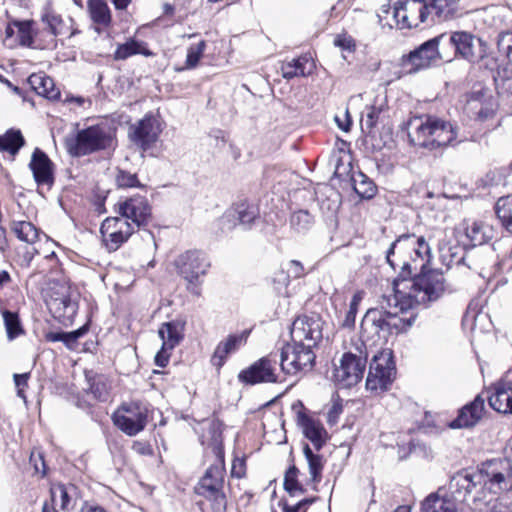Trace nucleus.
Instances as JSON below:
<instances>
[{"label":"nucleus","mask_w":512,"mask_h":512,"mask_svg":"<svg viewBox=\"0 0 512 512\" xmlns=\"http://www.w3.org/2000/svg\"><path fill=\"white\" fill-rule=\"evenodd\" d=\"M462 247L458 244H454L451 247V250L446 253H442L440 255L441 261L447 267H451L454 264H460L463 260V256L461 255Z\"/></svg>","instance_id":"51"},{"label":"nucleus","mask_w":512,"mask_h":512,"mask_svg":"<svg viewBox=\"0 0 512 512\" xmlns=\"http://www.w3.org/2000/svg\"><path fill=\"white\" fill-rule=\"evenodd\" d=\"M489 405L499 413L512 414V387L504 382L494 386V392L488 397Z\"/></svg>","instance_id":"27"},{"label":"nucleus","mask_w":512,"mask_h":512,"mask_svg":"<svg viewBox=\"0 0 512 512\" xmlns=\"http://www.w3.org/2000/svg\"><path fill=\"white\" fill-rule=\"evenodd\" d=\"M410 144L428 151L442 150L460 141L458 127L435 116H413L403 123Z\"/></svg>","instance_id":"3"},{"label":"nucleus","mask_w":512,"mask_h":512,"mask_svg":"<svg viewBox=\"0 0 512 512\" xmlns=\"http://www.w3.org/2000/svg\"><path fill=\"white\" fill-rule=\"evenodd\" d=\"M29 168L37 185L52 186L54 183V164L48 155L40 148H35Z\"/></svg>","instance_id":"22"},{"label":"nucleus","mask_w":512,"mask_h":512,"mask_svg":"<svg viewBox=\"0 0 512 512\" xmlns=\"http://www.w3.org/2000/svg\"><path fill=\"white\" fill-rule=\"evenodd\" d=\"M74 485L54 484L50 488L51 502L53 505H60L62 510L71 508V494L75 491Z\"/></svg>","instance_id":"34"},{"label":"nucleus","mask_w":512,"mask_h":512,"mask_svg":"<svg viewBox=\"0 0 512 512\" xmlns=\"http://www.w3.org/2000/svg\"><path fill=\"white\" fill-rule=\"evenodd\" d=\"M113 135L107 125H92L65 138L67 152L73 157L86 156L112 146Z\"/></svg>","instance_id":"6"},{"label":"nucleus","mask_w":512,"mask_h":512,"mask_svg":"<svg viewBox=\"0 0 512 512\" xmlns=\"http://www.w3.org/2000/svg\"><path fill=\"white\" fill-rule=\"evenodd\" d=\"M323 322L319 315L298 316L291 326V339L295 343L311 344V348L322 339Z\"/></svg>","instance_id":"15"},{"label":"nucleus","mask_w":512,"mask_h":512,"mask_svg":"<svg viewBox=\"0 0 512 512\" xmlns=\"http://www.w3.org/2000/svg\"><path fill=\"white\" fill-rule=\"evenodd\" d=\"M431 16V23L453 17L459 8V0H423Z\"/></svg>","instance_id":"26"},{"label":"nucleus","mask_w":512,"mask_h":512,"mask_svg":"<svg viewBox=\"0 0 512 512\" xmlns=\"http://www.w3.org/2000/svg\"><path fill=\"white\" fill-rule=\"evenodd\" d=\"M379 18L390 27L400 29L415 28L424 22L431 23V16L423 0H395L392 5L381 7Z\"/></svg>","instance_id":"4"},{"label":"nucleus","mask_w":512,"mask_h":512,"mask_svg":"<svg viewBox=\"0 0 512 512\" xmlns=\"http://www.w3.org/2000/svg\"><path fill=\"white\" fill-rule=\"evenodd\" d=\"M49 308L53 312L54 317L62 322L72 321L77 312L78 305L67 295L60 298L52 299L49 302Z\"/></svg>","instance_id":"29"},{"label":"nucleus","mask_w":512,"mask_h":512,"mask_svg":"<svg viewBox=\"0 0 512 512\" xmlns=\"http://www.w3.org/2000/svg\"><path fill=\"white\" fill-rule=\"evenodd\" d=\"M309 63V57L304 55L299 58L293 59L290 62L284 63L281 67L283 78L292 79L298 76H306L310 71H306V64Z\"/></svg>","instance_id":"38"},{"label":"nucleus","mask_w":512,"mask_h":512,"mask_svg":"<svg viewBox=\"0 0 512 512\" xmlns=\"http://www.w3.org/2000/svg\"><path fill=\"white\" fill-rule=\"evenodd\" d=\"M366 356L356 355L351 352L344 353L340 364L334 370L335 381L342 388H350L356 385L362 378L366 368Z\"/></svg>","instance_id":"14"},{"label":"nucleus","mask_w":512,"mask_h":512,"mask_svg":"<svg viewBox=\"0 0 512 512\" xmlns=\"http://www.w3.org/2000/svg\"><path fill=\"white\" fill-rule=\"evenodd\" d=\"M466 236L473 246L483 245L493 237V230L482 222H473L466 227Z\"/></svg>","instance_id":"32"},{"label":"nucleus","mask_w":512,"mask_h":512,"mask_svg":"<svg viewBox=\"0 0 512 512\" xmlns=\"http://www.w3.org/2000/svg\"><path fill=\"white\" fill-rule=\"evenodd\" d=\"M225 472L223 455L219 450L216 463L206 469L195 487L196 494L210 502L213 512H225L227 509V497L224 491Z\"/></svg>","instance_id":"5"},{"label":"nucleus","mask_w":512,"mask_h":512,"mask_svg":"<svg viewBox=\"0 0 512 512\" xmlns=\"http://www.w3.org/2000/svg\"><path fill=\"white\" fill-rule=\"evenodd\" d=\"M287 274L291 278L298 279L305 275V269L301 262L291 260L287 263Z\"/></svg>","instance_id":"57"},{"label":"nucleus","mask_w":512,"mask_h":512,"mask_svg":"<svg viewBox=\"0 0 512 512\" xmlns=\"http://www.w3.org/2000/svg\"><path fill=\"white\" fill-rule=\"evenodd\" d=\"M446 33L427 40L420 46L403 55L401 66L407 73H416L427 69L438 62L451 59V53L445 49Z\"/></svg>","instance_id":"7"},{"label":"nucleus","mask_w":512,"mask_h":512,"mask_svg":"<svg viewBox=\"0 0 512 512\" xmlns=\"http://www.w3.org/2000/svg\"><path fill=\"white\" fill-rule=\"evenodd\" d=\"M116 183L120 188H132L140 186L137 175L124 170H118L116 175Z\"/></svg>","instance_id":"50"},{"label":"nucleus","mask_w":512,"mask_h":512,"mask_svg":"<svg viewBox=\"0 0 512 512\" xmlns=\"http://www.w3.org/2000/svg\"><path fill=\"white\" fill-rule=\"evenodd\" d=\"M131 139L144 151L149 149L157 140L162 131L159 120L153 116H145L131 127Z\"/></svg>","instance_id":"21"},{"label":"nucleus","mask_w":512,"mask_h":512,"mask_svg":"<svg viewBox=\"0 0 512 512\" xmlns=\"http://www.w3.org/2000/svg\"><path fill=\"white\" fill-rule=\"evenodd\" d=\"M162 347L155 356V364L165 367L169 362V351L173 350L183 338V325L177 321L163 323L158 331Z\"/></svg>","instance_id":"19"},{"label":"nucleus","mask_w":512,"mask_h":512,"mask_svg":"<svg viewBox=\"0 0 512 512\" xmlns=\"http://www.w3.org/2000/svg\"><path fill=\"white\" fill-rule=\"evenodd\" d=\"M278 362L277 354H270L254 362L250 367L242 370L238 378L241 382L247 384L274 383L278 381L276 374V364Z\"/></svg>","instance_id":"17"},{"label":"nucleus","mask_w":512,"mask_h":512,"mask_svg":"<svg viewBox=\"0 0 512 512\" xmlns=\"http://www.w3.org/2000/svg\"><path fill=\"white\" fill-rule=\"evenodd\" d=\"M28 379H29V374L28 373L14 374V382H15V386L17 388H25V387H27Z\"/></svg>","instance_id":"63"},{"label":"nucleus","mask_w":512,"mask_h":512,"mask_svg":"<svg viewBox=\"0 0 512 512\" xmlns=\"http://www.w3.org/2000/svg\"><path fill=\"white\" fill-rule=\"evenodd\" d=\"M279 506L282 508L283 512H302L299 502L294 505H290L287 500L281 499L279 501Z\"/></svg>","instance_id":"62"},{"label":"nucleus","mask_w":512,"mask_h":512,"mask_svg":"<svg viewBox=\"0 0 512 512\" xmlns=\"http://www.w3.org/2000/svg\"><path fill=\"white\" fill-rule=\"evenodd\" d=\"M298 473L299 470L295 466H291L285 473L284 489L290 496H296L297 494H303L305 492V489L297 479Z\"/></svg>","instance_id":"44"},{"label":"nucleus","mask_w":512,"mask_h":512,"mask_svg":"<svg viewBox=\"0 0 512 512\" xmlns=\"http://www.w3.org/2000/svg\"><path fill=\"white\" fill-rule=\"evenodd\" d=\"M30 464L33 465L37 474L44 476L46 474V464L42 453L33 451L30 455Z\"/></svg>","instance_id":"56"},{"label":"nucleus","mask_w":512,"mask_h":512,"mask_svg":"<svg viewBox=\"0 0 512 512\" xmlns=\"http://www.w3.org/2000/svg\"><path fill=\"white\" fill-rule=\"evenodd\" d=\"M335 46H338L344 50H352L355 47L354 40L350 36L338 35L334 40Z\"/></svg>","instance_id":"60"},{"label":"nucleus","mask_w":512,"mask_h":512,"mask_svg":"<svg viewBox=\"0 0 512 512\" xmlns=\"http://www.w3.org/2000/svg\"><path fill=\"white\" fill-rule=\"evenodd\" d=\"M315 354L311 344L286 343L280 349L279 365L281 371L287 375H296L312 369L315 362Z\"/></svg>","instance_id":"8"},{"label":"nucleus","mask_w":512,"mask_h":512,"mask_svg":"<svg viewBox=\"0 0 512 512\" xmlns=\"http://www.w3.org/2000/svg\"><path fill=\"white\" fill-rule=\"evenodd\" d=\"M17 27L20 44L23 46H30L33 43V37L31 34V23L20 22L17 24Z\"/></svg>","instance_id":"54"},{"label":"nucleus","mask_w":512,"mask_h":512,"mask_svg":"<svg viewBox=\"0 0 512 512\" xmlns=\"http://www.w3.org/2000/svg\"><path fill=\"white\" fill-rule=\"evenodd\" d=\"M42 20L47 24L50 33L54 36L62 34L63 20L59 15L54 13H46Z\"/></svg>","instance_id":"52"},{"label":"nucleus","mask_w":512,"mask_h":512,"mask_svg":"<svg viewBox=\"0 0 512 512\" xmlns=\"http://www.w3.org/2000/svg\"><path fill=\"white\" fill-rule=\"evenodd\" d=\"M87 332V329L82 327V328H79L77 330H74V331H71V332H65V335H64V343L70 347L72 346L74 343H76V341L82 337L85 333Z\"/></svg>","instance_id":"59"},{"label":"nucleus","mask_w":512,"mask_h":512,"mask_svg":"<svg viewBox=\"0 0 512 512\" xmlns=\"http://www.w3.org/2000/svg\"><path fill=\"white\" fill-rule=\"evenodd\" d=\"M363 298L362 292H357L351 299L349 309L346 312L345 319L343 321L344 327H352L355 323L358 306Z\"/></svg>","instance_id":"49"},{"label":"nucleus","mask_w":512,"mask_h":512,"mask_svg":"<svg viewBox=\"0 0 512 512\" xmlns=\"http://www.w3.org/2000/svg\"><path fill=\"white\" fill-rule=\"evenodd\" d=\"M352 184L354 191L363 199H371L376 194V185L362 172L352 176Z\"/></svg>","instance_id":"36"},{"label":"nucleus","mask_w":512,"mask_h":512,"mask_svg":"<svg viewBox=\"0 0 512 512\" xmlns=\"http://www.w3.org/2000/svg\"><path fill=\"white\" fill-rule=\"evenodd\" d=\"M206 48V42L204 40L199 41L196 44L189 46L187 50L186 66L187 69H192L197 66Z\"/></svg>","instance_id":"48"},{"label":"nucleus","mask_w":512,"mask_h":512,"mask_svg":"<svg viewBox=\"0 0 512 512\" xmlns=\"http://www.w3.org/2000/svg\"><path fill=\"white\" fill-rule=\"evenodd\" d=\"M343 412V406L340 401H334L327 412V422L330 425L337 423L340 414Z\"/></svg>","instance_id":"58"},{"label":"nucleus","mask_w":512,"mask_h":512,"mask_svg":"<svg viewBox=\"0 0 512 512\" xmlns=\"http://www.w3.org/2000/svg\"><path fill=\"white\" fill-rule=\"evenodd\" d=\"M454 235V231L452 229H439L435 230L433 234L429 237V240L436 244L437 249L440 253H446L451 250L452 238Z\"/></svg>","instance_id":"42"},{"label":"nucleus","mask_w":512,"mask_h":512,"mask_svg":"<svg viewBox=\"0 0 512 512\" xmlns=\"http://www.w3.org/2000/svg\"><path fill=\"white\" fill-rule=\"evenodd\" d=\"M148 406L142 402L123 403L112 415L114 425L128 436H135L147 425Z\"/></svg>","instance_id":"10"},{"label":"nucleus","mask_w":512,"mask_h":512,"mask_svg":"<svg viewBox=\"0 0 512 512\" xmlns=\"http://www.w3.org/2000/svg\"><path fill=\"white\" fill-rule=\"evenodd\" d=\"M28 83L40 96L46 97L50 100H56L60 96V91L55 87L54 80L43 73L30 75Z\"/></svg>","instance_id":"28"},{"label":"nucleus","mask_w":512,"mask_h":512,"mask_svg":"<svg viewBox=\"0 0 512 512\" xmlns=\"http://www.w3.org/2000/svg\"><path fill=\"white\" fill-rule=\"evenodd\" d=\"M119 217L127 219L135 229L148 223L151 216V207L147 199L136 195L117 204Z\"/></svg>","instance_id":"18"},{"label":"nucleus","mask_w":512,"mask_h":512,"mask_svg":"<svg viewBox=\"0 0 512 512\" xmlns=\"http://www.w3.org/2000/svg\"><path fill=\"white\" fill-rule=\"evenodd\" d=\"M497 49L499 55L512 66V31H502L498 34Z\"/></svg>","instance_id":"45"},{"label":"nucleus","mask_w":512,"mask_h":512,"mask_svg":"<svg viewBox=\"0 0 512 512\" xmlns=\"http://www.w3.org/2000/svg\"><path fill=\"white\" fill-rule=\"evenodd\" d=\"M303 453L306 457L309 466V473L313 482H319L322 477L323 470V457L319 454L313 453L312 449L306 444L303 448Z\"/></svg>","instance_id":"40"},{"label":"nucleus","mask_w":512,"mask_h":512,"mask_svg":"<svg viewBox=\"0 0 512 512\" xmlns=\"http://www.w3.org/2000/svg\"><path fill=\"white\" fill-rule=\"evenodd\" d=\"M380 115V110L375 107H368L366 116L361 120L362 129L370 132L376 125Z\"/></svg>","instance_id":"53"},{"label":"nucleus","mask_w":512,"mask_h":512,"mask_svg":"<svg viewBox=\"0 0 512 512\" xmlns=\"http://www.w3.org/2000/svg\"><path fill=\"white\" fill-rule=\"evenodd\" d=\"M313 223L314 218L307 210L296 211L290 217V224L292 228L299 232L310 229Z\"/></svg>","instance_id":"46"},{"label":"nucleus","mask_w":512,"mask_h":512,"mask_svg":"<svg viewBox=\"0 0 512 512\" xmlns=\"http://www.w3.org/2000/svg\"><path fill=\"white\" fill-rule=\"evenodd\" d=\"M136 54H143L148 56L151 53L145 47H143L141 42H138L134 39H129L127 42L117 47L114 53V59L125 60Z\"/></svg>","instance_id":"39"},{"label":"nucleus","mask_w":512,"mask_h":512,"mask_svg":"<svg viewBox=\"0 0 512 512\" xmlns=\"http://www.w3.org/2000/svg\"><path fill=\"white\" fill-rule=\"evenodd\" d=\"M91 393L97 400L105 401L108 396V390L105 383L100 379H94L89 387Z\"/></svg>","instance_id":"55"},{"label":"nucleus","mask_w":512,"mask_h":512,"mask_svg":"<svg viewBox=\"0 0 512 512\" xmlns=\"http://www.w3.org/2000/svg\"><path fill=\"white\" fill-rule=\"evenodd\" d=\"M472 102H479L480 108L478 110V118L481 120H487L495 115L498 104L495 98L486 89L474 91L471 94Z\"/></svg>","instance_id":"30"},{"label":"nucleus","mask_w":512,"mask_h":512,"mask_svg":"<svg viewBox=\"0 0 512 512\" xmlns=\"http://www.w3.org/2000/svg\"><path fill=\"white\" fill-rule=\"evenodd\" d=\"M395 249L399 251L404 249H412L413 252L419 257L423 263L420 265V269L425 267V264L430 258V246L426 242L424 237H415L414 235H402L396 241H394L389 250L387 251L386 259L389 265L395 269V262L391 259L394 255Z\"/></svg>","instance_id":"20"},{"label":"nucleus","mask_w":512,"mask_h":512,"mask_svg":"<svg viewBox=\"0 0 512 512\" xmlns=\"http://www.w3.org/2000/svg\"><path fill=\"white\" fill-rule=\"evenodd\" d=\"M134 225L127 219L107 217L101 224L102 242L109 252L118 250L135 232Z\"/></svg>","instance_id":"13"},{"label":"nucleus","mask_w":512,"mask_h":512,"mask_svg":"<svg viewBox=\"0 0 512 512\" xmlns=\"http://www.w3.org/2000/svg\"><path fill=\"white\" fill-rule=\"evenodd\" d=\"M88 9L92 21L102 26L111 22V13L107 3L103 0H89Z\"/></svg>","instance_id":"35"},{"label":"nucleus","mask_w":512,"mask_h":512,"mask_svg":"<svg viewBox=\"0 0 512 512\" xmlns=\"http://www.w3.org/2000/svg\"><path fill=\"white\" fill-rule=\"evenodd\" d=\"M488 485L497 494L512 490V465L507 459H493L482 464L476 472L462 471L451 478L450 489L460 500H465L478 485Z\"/></svg>","instance_id":"2"},{"label":"nucleus","mask_w":512,"mask_h":512,"mask_svg":"<svg viewBox=\"0 0 512 512\" xmlns=\"http://www.w3.org/2000/svg\"><path fill=\"white\" fill-rule=\"evenodd\" d=\"M297 422L304 436L311 441L316 450H320L327 440V431L322 423L303 412L298 413Z\"/></svg>","instance_id":"24"},{"label":"nucleus","mask_w":512,"mask_h":512,"mask_svg":"<svg viewBox=\"0 0 512 512\" xmlns=\"http://www.w3.org/2000/svg\"><path fill=\"white\" fill-rule=\"evenodd\" d=\"M248 335L249 331L245 330L239 334H231L220 341L211 357L212 365L220 369L225 364L226 358L246 343Z\"/></svg>","instance_id":"23"},{"label":"nucleus","mask_w":512,"mask_h":512,"mask_svg":"<svg viewBox=\"0 0 512 512\" xmlns=\"http://www.w3.org/2000/svg\"><path fill=\"white\" fill-rule=\"evenodd\" d=\"M396 368L391 350H382L370 363L366 388L373 392L386 391L395 379Z\"/></svg>","instance_id":"9"},{"label":"nucleus","mask_w":512,"mask_h":512,"mask_svg":"<svg viewBox=\"0 0 512 512\" xmlns=\"http://www.w3.org/2000/svg\"><path fill=\"white\" fill-rule=\"evenodd\" d=\"M495 210L503 227L512 233V197L500 198L496 202Z\"/></svg>","instance_id":"41"},{"label":"nucleus","mask_w":512,"mask_h":512,"mask_svg":"<svg viewBox=\"0 0 512 512\" xmlns=\"http://www.w3.org/2000/svg\"><path fill=\"white\" fill-rule=\"evenodd\" d=\"M11 231L22 242L34 244L40 235L39 229L29 221H13Z\"/></svg>","instance_id":"31"},{"label":"nucleus","mask_w":512,"mask_h":512,"mask_svg":"<svg viewBox=\"0 0 512 512\" xmlns=\"http://www.w3.org/2000/svg\"><path fill=\"white\" fill-rule=\"evenodd\" d=\"M177 273L190 285L201 284L210 262L206 255L199 250H188L180 254L174 261Z\"/></svg>","instance_id":"11"},{"label":"nucleus","mask_w":512,"mask_h":512,"mask_svg":"<svg viewBox=\"0 0 512 512\" xmlns=\"http://www.w3.org/2000/svg\"><path fill=\"white\" fill-rule=\"evenodd\" d=\"M422 512H457L454 501L430 494L422 503Z\"/></svg>","instance_id":"33"},{"label":"nucleus","mask_w":512,"mask_h":512,"mask_svg":"<svg viewBox=\"0 0 512 512\" xmlns=\"http://www.w3.org/2000/svg\"><path fill=\"white\" fill-rule=\"evenodd\" d=\"M484 412V399L478 395L472 402L465 405L451 423L453 429L470 428L475 426L482 418Z\"/></svg>","instance_id":"25"},{"label":"nucleus","mask_w":512,"mask_h":512,"mask_svg":"<svg viewBox=\"0 0 512 512\" xmlns=\"http://www.w3.org/2000/svg\"><path fill=\"white\" fill-rule=\"evenodd\" d=\"M494 80L498 94L512 100V71L510 74L506 70L499 71Z\"/></svg>","instance_id":"47"},{"label":"nucleus","mask_w":512,"mask_h":512,"mask_svg":"<svg viewBox=\"0 0 512 512\" xmlns=\"http://www.w3.org/2000/svg\"><path fill=\"white\" fill-rule=\"evenodd\" d=\"M132 450L139 455H151L153 453L151 445L145 441H135Z\"/></svg>","instance_id":"61"},{"label":"nucleus","mask_w":512,"mask_h":512,"mask_svg":"<svg viewBox=\"0 0 512 512\" xmlns=\"http://www.w3.org/2000/svg\"><path fill=\"white\" fill-rule=\"evenodd\" d=\"M404 261L401 271L393 281V294L384 295L379 305L370 308L365 313L361 329L363 333L393 335L408 331L414 321L415 315L407 316L409 310L415 305H426L438 300L444 293V276L442 273L431 270L413 275L418 269Z\"/></svg>","instance_id":"1"},{"label":"nucleus","mask_w":512,"mask_h":512,"mask_svg":"<svg viewBox=\"0 0 512 512\" xmlns=\"http://www.w3.org/2000/svg\"><path fill=\"white\" fill-rule=\"evenodd\" d=\"M2 316L7 332V336L10 340L15 339L21 335L24 331L21 327L18 313L11 312L9 310H3Z\"/></svg>","instance_id":"43"},{"label":"nucleus","mask_w":512,"mask_h":512,"mask_svg":"<svg viewBox=\"0 0 512 512\" xmlns=\"http://www.w3.org/2000/svg\"><path fill=\"white\" fill-rule=\"evenodd\" d=\"M244 473V463L242 461H234L231 469V475L237 478H241Z\"/></svg>","instance_id":"64"},{"label":"nucleus","mask_w":512,"mask_h":512,"mask_svg":"<svg viewBox=\"0 0 512 512\" xmlns=\"http://www.w3.org/2000/svg\"><path fill=\"white\" fill-rule=\"evenodd\" d=\"M454 48V54L471 63L481 60L486 53L485 43L466 31H455L446 34L445 49Z\"/></svg>","instance_id":"12"},{"label":"nucleus","mask_w":512,"mask_h":512,"mask_svg":"<svg viewBox=\"0 0 512 512\" xmlns=\"http://www.w3.org/2000/svg\"><path fill=\"white\" fill-rule=\"evenodd\" d=\"M24 138L19 130H8L4 135H0V151L9 152L16 155L24 145Z\"/></svg>","instance_id":"37"},{"label":"nucleus","mask_w":512,"mask_h":512,"mask_svg":"<svg viewBox=\"0 0 512 512\" xmlns=\"http://www.w3.org/2000/svg\"><path fill=\"white\" fill-rule=\"evenodd\" d=\"M258 208L246 200L234 203L219 218L218 222L223 231H230L237 225L245 228L250 227L258 218Z\"/></svg>","instance_id":"16"}]
</instances>
